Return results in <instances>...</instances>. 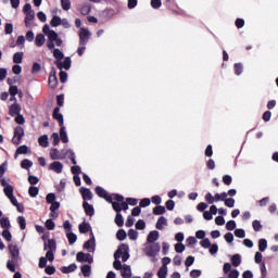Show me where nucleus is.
<instances>
[{
	"label": "nucleus",
	"mask_w": 278,
	"mask_h": 278,
	"mask_svg": "<svg viewBox=\"0 0 278 278\" xmlns=\"http://www.w3.org/2000/svg\"><path fill=\"white\" fill-rule=\"evenodd\" d=\"M121 257H122V262H127V260H129V245L123 243L118 247V249L114 253L115 261L113 263V267L115 268V270H121V268H123V264L121 263Z\"/></svg>",
	"instance_id": "f257e3e1"
},
{
	"label": "nucleus",
	"mask_w": 278,
	"mask_h": 278,
	"mask_svg": "<svg viewBox=\"0 0 278 278\" xmlns=\"http://www.w3.org/2000/svg\"><path fill=\"white\" fill-rule=\"evenodd\" d=\"M43 34L48 37L47 47L48 49H55L56 47H62V39L55 33V30H51L48 24H46L42 28Z\"/></svg>",
	"instance_id": "f03ea898"
},
{
	"label": "nucleus",
	"mask_w": 278,
	"mask_h": 278,
	"mask_svg": "<svg viewBox=\"0 0 278 278\" xmlns=\"http://www.w3.org/2000/svg\"><path fill=\"white\" fill-rule=\"evenodd\" d=\"M96 194L101 199H105L108 203H112V201H125V197L118 193L110 194L105 189H103V187H96Z\"/></svg>",
	"instance_id": "7ed1b4c3"
},
{
	"label": "nucleus",
	"mask_w": 278,
	"mask_h": 278,
	"mask_svg": "<svg viewBox=\"0 0 278 278\" xmlns=\"http://www.w3.org/2000/svg\"><path fill=\"white\" fill-rule=\"evenodd\" d=\"M162 247L160 243H147L144 253L148 257H155L161 251Z\"/></svg>",
	"instance_id": "20e7f679"
},
{
	"label": "nucleus",
	"mask_w": 278,
	"mask_h": 278,
	"mask_svg": "<svg viewBox=\"0 0 278 278\" xmlns=\"http://www.w3.org/2000/svg\"><path fill=\"white\" fill-rule=\"evenodd\" d=\"M23 136H25V129L23 127L17 126L14 129V136L12 138L13 144H21V140L23 139Z\"/></svg>",
	"instance_id": "39448f33"
},
{
	"label": "nucleus",
	"mask_w": 278,
	"mask_h": 278,
	"mask_svg": "<svg viewBox=\"0 0 278 278\" xmlns=\"http://www.w3.org/2000/svg\"><path fill=\"white\" fill-rule=\"evenodd\" d=\"M90 30L88 28H80L79 31V45H88V40H90Z\"/></svg>",
	"instance_id": "423d86ee"
},
{
	"label": "nucleus",
	"mask_w": 278,
	"mask_h": 278,
	"mask_svg": "<svg viewBox=\"0 0 278 278\" xmlns=\"http://www.w3.org/2000/svg\"><path fill=\"white\" fill-rule=\"evenodd\" d=\"M54 64L60 71H62V68H64L65 71H70L72 64L71 56H66L64 61L56 60Z\"/></svg>",
	"instance_id": "0eeeda50"
},
{
	"label": "nucleus",
	"mask_w": 278,
	"mask_h": 278,
	"mask_svg": "<svg viewBox=\"0 0 278 278\" xmlns=\"http://www.w3.org/2000/svg\"><path fill=\"white\" fill-rule=\"evenodd\" d=\"M76 260L77 262H87L88 264H92V262H94L90 253H84V252H78L76 255Z\"/></svg>",
	"instance_id": "6e6552de"
},
{
	"label": "nucleus",
	"mask_w": 278,
	"mask_h": 278,
	"mask_svg": "<svg viewBox=\"0 0 278 278\" xmlns=\"http://www.w3.org/2000/svg\"><path fill=\"white\" fill-rule=\"evenodd\" d=\"M157 240H160V232L157 230L150 231L147 238V243L153 244L157 242Z\"/></svg>",
	"instance_id": "1a4fd4ad"
},
{
	"label": "nucleus",
	"mask_w": 278,
	"mask_h": 278,
	"mask_svg": "<svg viewBox=\"0 0 278 278\" xmlns=\"http://www.w3.org/2000/svg\"><path fill=\"white\" fill-rule=\"evenodd\" d=\"M50 170H53L54 173L59 174L64 170V164H62L60 161H54L50 164Z\"/></svg>",
	"instance_id": "9d476101"
},
{
	"label": "nucleus",
	"mask_w": 278,
	"mask_h": 278,
	"mask_svg": "<svg viewBox=\"0 0 278 278\" xmlns=\"http://www.w3.org/2000/svg\"><path fill=\"white\" fill-rule=\"evenodd\" d=\"M121 275L123 278H131L132 274H131V266L124 264L121 267Z\"/></svg>",
	"instance_id": "9b49d317"
},
{
	"label": "nucleus",
	"mask_w": 278,
	"mask_h": 278,
	"mask_svg": "<svg viewBox=\"0 0 278 278\" xmlns=\"http://www.w3.org/2000/svg\"><path fill=\"white\" fill-rule=\"evenodd\" d=\"M9 250L12 255V260H14V262H18V255H20L18 245L11 243L9 245Z\"/></svg>",
	"instance_id": "f8f14e48"
},
{
	"label": "nucleus",
	"mask_w": 278,
	"mask_h": 278,
	"mask_svg": "<svg viewBox=\"0 0 278 278\" xmlns=\"http://www.w3.org/2000/svg\"><path fill=\"white\" fill-rule=\"evenodd\" d=\"M53 118L58 121L60 127L64 126V115L60 113V108H55L53 112Z\"/></svg>",
	"instance_id": "ddd939ff"
},
{
	"label": "nucleus",
	"mask_w": 278,
	"mask_h": 278,
	"mask_svg": "<svg viewBox=\"0 0 278 278\" xmlns=\"http://www.w3.org/2000/svg\"><path fill=\"white\" fill-rule=\"evenodd\" d=\"M84 249L89 251V253H94V235L91 232V239H89L85 244Z\"/></svg>",
	"instance_id": "4468645a"
},
{
	"label": "nucleus",
	"mask_w": 278,
	"mask_h": 278,
	"mask_svg": "<svg viewBox=\"0 0 278 278\" xmlns=\"http://www.w3.org/2000/svg\"><path fill=\"white\" fill-rule=\"evenodd\" d=\"M9 113L11 116L21 114V105L17 102L13 103L9 109Z\"/></svg>",
	"instance_id": "2eb2a0df"
},
{
	"label": "nucleus",
	"mask_w": 278,
	"mask_h": 278,
	"mask_svg": "<svg viewBox=\"0 0 278 278\" xmlns=\"http://www.w3.org/2000/svg\"><path fill=\"white\" fill-rule=\"evenodd\" d=\"M47 249H49L48 251L55 252V250L58 249V244L55 243L54 239H50L48 240V243H45L43 250L47 251Z\"/></svg>",
	"instance_id": "dca6fc26"
},
{
	"label": "nucleus",
	"mask_w": 278,
	"mask_h": 278,
	"mask_svg": "<svg viewBox=\"0 0 278 278\" xmlns=\"http://www.w3.org/2000/svg\"><path fill=\"white\" fill-rule=\"evenodd\" d=\"M80 192L85 201H92V191L90 189L83 187L80 188Z\"/></svg>",
	"instance_id": "f3484780"
},
{
	"label": "nucleus",
	"mask_w": 278,
	"mask_h": 278,
	"mask_svg": "<svg viewBox=\"0 0 278 278\" xmlns=\"http://www.w3.org/2000/svg\"><path fill=\"white\" fill-rule=\"evenodd\" d=\"M231 265L235 266V268H238L240 264H242V255L240 254H233L230 258Z\"/></svg>",
	"instance_id": "a211bd4d"
},
{
	"label": "nucleus",
	"mask_w": 278,
	"mask_h": 278,
	"mask_svg": "<svg viewBox=\"0 0 278 278\" xmlns=\"http://www.w3.org/2000/svg\"><path fill=\"white\" fill-rule=\"evenodd\" d=\"M58 86V75H55V71H52L49 76V87L56 88Z\"/></svg>",
	"instance_id": "6ab92c4d"
},
{
	"label": "nucleus",
	"mask_w": 278,
	"mask_h": 278,
	"mask_svg": "<svg viewBox=\"0 0 278 278\" xmlns=\"http://www.w3.org/2000/svg\"><path fill=\"white\" fill-rule=\"evenodd\" d=\"M167 225H168V220L166 219V217L162 216L157 219L155 227L156 229L162 231V229H164Z\"/></svg>",
	"instance_id": "aec40b11"
},
{
	"label": "nucleus",
	"mask_w": 278,
	"mask_h": 278,
	"mask_svg": "<svg viewBox=\"0 0 278 278\" xmlns=\"http://www.w3.org/2000/svg\"><path fill=\"white\" fill-rule=\"evenodd\" d=\"M83 207H84V210H85L87 216H94V207H93L90 203H88L87 201H85V202L83 203Z\"/></svg>",
	"instance_id": "412c9836"
},
{
	"label": "nucleus",
	"mask_w": 278,
	"mask_h": 278,
	"mask_svg": "<svg viewBox=\"0 0 278 278\" xmlns=\"http://www.w3.org/2000/svg\"><path fill=\"white\" fill-rule=\"evenodd\" d=\"M77 270V265L75 263L71 264L70 266L61 267V273L64 275H68V273H75Z\"/></svg>",
	"instance_id": "4be33fe9"
},
{
	"label": "nucleus",
	"mask_w": 278,
	"mask_h": 278,
	"mask_svg": "<svg viewBox=\"0 0 278 278\" xmlns=\"http://www.w3.org/2000/svg\"><path fill=\"white\" fill-rule=\"evenodd\" d=\"M0 227L4 230H10V227H12V224H10V218L8 217H1L0 218Z\"/></svg>",
	"instance_id": "5701e85b"
},
{
	"label": "nucleus",
	"mask_w": 278,
	"mask_h": 278,
	"mask_svg": "<svg viewBox=\"0 0 278 278\" xmlns=\"http://www.w3.org/2000/svg\"><path fill=\"white\" fill-rule=\"evenodd\" d=\"M38 142L40 147H43V149H47V147H49V136L43 135L39 137Z\"/></svg>",
	"instance_id": "b1692460"
},
{
	"label": "nucleus",
	"mask_w": 278,
	"mask_h": 278,
	"mask_svg": "<svg viewBox=\"0 0 278 278\" xmlns=\"http://www.w3.org/2000/svg\"><path fill=\"white\" fill-rule=\"evenodd\" d=\"M109 203H112V207L117 214H121V212H123V202H115L114 200H112V202Z\"/></svg>",
	"instance_id": "393cba45"
},
{
	"label": "nucleus",
	"mask_w": 278,
	"mask_h": 278,
	"mask_svg": "<svg viewBox=\"0 0 278 278\" xmlns=\"http://www.w3.org/2000/svg\"><path fill=\"white\" fill-rule=\"evenodd\" d=\"M46 38H45V35L42 34H38L35 38V45L36 47H42V45H45L46 42Z\"/></svg>",
	"instance_id": "a878e982"
},
{
	"label": "nucleus",
	"mask_w": 278,
	"mask_h": 278,
	"mask_svg": "<svg viewBox=\"0 0 278 278\" xmlns=\"http://www.w3.org/2000/svg\"><path fill=\"white\" fill-rule=\"evenodd\" d=\"M60 138L62 140V142L66 143L68 142V135L66 134V127L64 126H60Z\"/></svg>",
	"instance_id": "bb28decb"
},
{
	"label": "nucleus",
	"mask_w": 278,
	"mask_h": 278,
	"mask_svg": "<svg viewBox=\"0 0 278 278\" xmlns=\"http://www.w3.org/2000/svg\"><path fill=\"white\" fill-rule=\"evenodd\" d=\"M79 232L80 233H88V231H91L90 224L88 223H83L78 226Z\"/></svg>",
	"instance_id": "cd10ccee"
},
{
	"label": "nucleus",
	"mask_w": 278,
	"mask_h": 278,
	"mask_svg": "<svg viewBox=\"0 0 278 278\" xmlns=\"http://www.w3.org/2000/svg\"><path fill=\"white\" fill-rule=\"evenodd\" d=\"M81 273L84 277H90V275L92 274V267L90 265H83Z\"/></svg>",
	"instance_id": "c85d7f7f"
},
{
	"label": "nucleus",
	"mask_w": 278,
	"mask_h": 278,
	"mask_svg": "<svg viewBox=\"0 0 278 278\" xmlns=\"http://www.w3.org/2000/svg\"><path fill=\"white\" fill-rule=\"evenodd\" d=\"M50 25L52 27H60V25H62V18L58 15H54L50 22Z\"/></svg>",
	"instance_id": "c756f323"
},
{
	"label": "nucleus",
	"mask_w": 278,
	"mask_h": 278,
	"mask_svg": "<svg viewBox=\"0 0 278 278\" xmlns=\"http://www.w3.org/2000/svg\"><path fill=\"white\" fill-rule=\"evenodd\" d=\"M268 249V241L266 239H260L258 241V251L262 253Z\"/></svg>",
	"instance_id": "7c9ffc66"
},
{
	"label": "nucleus",
	"mask_w": 278,
	"mask_h": 278,
	"mask_svg": "<svg viewBox=\"0 0 278 278\" xmlns=\"http://www.w3.org/2000/svg\"><path fill=\"white\" fill-rule=\"evenodd\" d=\"M50 157L51 160H62V156L60 155V151L55 148L50 150Z\"/></svg>",
	"instance_id": "2f4dec72"
},
{
	"label": "nucleus",
	"mask_w": 278,
	"mask_h": 278,
	"mask_svg": "<svg viewBox=\"0 0 278 278\" xmlns=\"http://www.w3.org/2000/svg\"><path fill=\"white\" fill-rule=\"evenodd\" d=\"M153 214H155V216H162V214H166V207L159 205L153 208Z\"/></svg>",
	"instance_id": "473e14b6"
},
{
	"label": "nucleus",
	"mask_w": 278,
	"mask_h": 278,
	"mask_svg": "<svg viewBox=\"0 0 278 278\" xmlns=\"http://www.w3.org/2000/svg\"><path fill=\"white\" fill-rule=\"evenodd\" d=\"M4 194H5V197H8V199L14 197V187H12V185L7 186L4 188Z\"/></svg>",
	"instance_id": "72a5a7b5"
},
{
	"label": "nucleus",
	"mask_w": 278,
	"mask_h": 278,
	"mask_svg": "<svg viewBox=\"0 0 278 278\" xmlns=\"http://www.w3.org/2000/svg\"><path fill=\"white\" fill-rule=\"evenodd\" d=\"M66 238H67L70 244H75L77 242V235H75L73 231L67 232Z\"/></svg>",
	"instance_id": "f704fd0d"
},
{
	"label": "nucleus",
	"mask_w": 278,
	"mask_h": 278,
	"mask_svg": "<svg viewBox=\"0 0 278 278\" xmlns=\"http://www.w3.org/2000/svg\"><path fill=\"white\" fill-rule=\"evenodd\" d=\"M53 56L55 58V60L62 61V60H64V52L61 51L60 49L55 48L53 50Z\"/></svg>",
	"instance_id": "c9c22d12"
},
{
	"label": "nucleus",
	"mask_w": 278,
	"mask_h": 278,
	"mask_svg": "<svg viewBox=\"0 0 278 278\" xmlns=\"http://www.w3.org/2000/svg\"><path fill=\"white\" fill-rule=\"evenodd\" d=\"M115 224L117 225V227H123V225H125V220L123 219V214L116 213Z\"/></svg>",
	"instance_id": "e433bc0d"
},
{
	"label": "nucleus",
	"mask_w": 278,
	"mask_h": 278,
	"mask_svg": "<svg viewBox=\"0 0 278 278\" xmlns=\"http://www.w3.org/2000/svg\"><path fill=\"white\" fill-rule=\"evenodd\" d=\"M17 223L20 225V229L22 231H24V229H26V227H27V220L23 216H18L17 217Z\"/></svg>",
	"instance_id": "4c0bfd02"
},
{
	"label": "nucleus",
	"mask_w": 278,
	"mask_h": 278,
	"mask_svg": "<svg viewBox=\"0 0 278 278\" xmlns=\"http://www.w3.org/2000/svg\"><path fill=\"white\" fill-rule=\"evenodd\" d=\"M168 275V267H161L157 271L159 278H166Z\"/></svg>",
	"instance_id": "58836bf2"
},
{
	"label": "nucleus",
	"mask_w": 278,
	"mask_h": 278,
	"mask_svg": "<svg viewBox=\"0 0 278 278\" xmlns=\"http://www.w3.org/2000/svg\"><path fill=\"white\" fill-rule=\"evenodd\" d=\"M13 62L14 64H21L23 62V52H16L13 55Z\"/></svg>",
	"instance_id": "ea45409f"
},
{
	"label": "nucleus",
	"mask_w": 278,
	"mask_h": 278,
	"mask_svg": "<svg viewBox=\"0 0 278 278\" xmlns=\"http://www.w3.org/2000/svg\"><path fill=\"white\" fill-rule=\"evenodd\" d=\"M18 261H14V258H12L11 261H9L7 263V268H9V270H11V273H16V267L14 266V264H16Z\"/></svg>",
	"instance_id": "a19ab883"
},
{
	"label": "nucleus",
	"mask_w": 278,
	"mask_h": 278,
	"mask_svg": "<svg viewBox=\"0 0 278 278\" xmlns=\"http://www.w3.org/2000/svg\"><path fill=\"white\" fill-rule=\"evenodd\" d=\"M116 238H117V240L123 241L127 238V232L124 229H119L116 232Z\"/></svg>",
	"instance_id": "79ce46f5"
},
{
	"label": "nucleus",
	"mask_w": 278,
	"mask_h": 278,
	"mask_svg": "<svg viewBox=\"0 0 278 278\" xmlns=\"http://www.w3.org/2000/svg\"><path fill=\"white\" fill-rule=\"evenodd\" d=\"M21 166H22V168L29 170V168H31V166H34V163L26 159V160L22 161Z\"/></svg>",
	"instance_id": "37998d69"
},
{
	"label": "nucleus",
	"mask_w": 278,
	"mask_h": 278,
	"mask_svg": "<svg viewBox=\"0 0 278 278\" xmlns=\"http://www.w3.org/2000/svg\"><path fill=\"white\" fill-rule=\"evenodd\" d=\"M35 16H36V13H34V11H29L28 13H26V18H25L26 25H29V23L34 21Z\"/></svg>",
	"instance_id": "c03bdc74"
},
{
	"label": "nucleus",
	"mask_w": 278,
	"mask_h": 278,
	"mask_svg": "<svg viewBox=\"0 0 278 278\" xmlns=\"http://www.w3.org/2000/svg\"><path fill=\"white\" fill-rule=\"evenodd\" d=\"M38 192H40V190L38 189V187H29L28 189V194L29 197L36 198V195L38 194Z\"/></svg>",
	"instance_id": "a18cd8bd"
},
{
	"label": "nucleus",
	"mask_w": 278,
	"mask_h": 278,
	"mask_svg": "<svg viewBox=\"0 0 278 278\" xmlns=\"http://www.w3.org/2000/svg\"><path fill=\"white\" fill-rule=\"evenodd\" d=\"M51 139L53 147H58V144H60V135L58 132H53Z\"/></svg>",
	"instance_id": "49530a36"
},
{
	"label": "nucleus",
	"mask_w": 278,
	"mask_h": 278,
	"mask_svg": "<svg viewBox=\"0 0 278 278\" xmlns=\"http://www.w3.org/2000/svg\"><path fill=\"white\" fill-rule=\"evenodd\" d=\"M80 13L84 16H87V14H90V4L86 3L80 8Z\"/></svg>",
	"instance_id": "de8ad7c7"
},
{
	"label": "nucleus",
	"mask_w": 278,
	"mask_h": 278,
	"mask_svg": "<svg viewBox=\"0 0 278 278\" xmlns=\"http://www.w3.org/2000/svg\"><path fill=\"white\" fill-rule=\"evenodd\" d=\"M2 238H4L7 242H12V232H10V230H3Z\"/></svg>",
	"instance_id": "09e8293b"
},
{
	"label": "nucleus",
	"mask_w": 278,
	"mask_h": 278,
	"mask_svg": "<svg viewBox=\"0 0 278 278\" xmlns=\"http://www.w3.org/2000/svg\"><path fill=\"white\" fill-rule=\"evenodd\" d=\"M228 194L227 192L216 193L215 194V201H225L227 199Z\"/></svg>",
	"instance_id": "8fccbe9b"
},
{
	"label": "nucleus",
	"mask_w": 278,
	"mask_h": 278,
	"mask_svg": "<svg viewBox=\"0 0 278 278\" xmlns=\"http://www.w3.org/2000/svg\"><path fill=\"white\" fill-rule=\"evenodd\" d=\"M242 71H244V67L242 66V63H236L235 64L236 75H242Z\"/></svg>",
	"instance_id": "3c124183"
},
{
	"label": "nucleus",
	"mask_w": 278,
	"mask_h": 278,
	"mask_svg": "<svg viewBox=\"0 0 278 278\" xmlns=\"http://www.w3.org/2000/svg\"><path fill=\"white\" fill-rule=\"evenodd\" d=\"M136 229L142 230L147 228V223H144L143 219H139L136 225H135Z\"/></svg>",
	"instance_id": "603ef678"
},
{
	"label": "nucleus",
	"mask_w": 278,
	"mask_h": 278,
	"mask_svg": "<svg viewBox=\"0 0 278 278\" xmlns=\"http://www.w3.org/2000/svg\"><path fill=\"white\" fill-rule=\"evenodd\" d=\"M46 228H47L49 231H53V229H55V223L52 222V219H47V220H46Z\"/></svg>",
	"instance_id": "864d4df0"
},
{
	"label": "nucleus",
	"mask_w": 278,
	"mask_h": 278,
	"mask_svg": "<svg viewBox=\"0 0 278 278\" xmlns=\"http://www.w3.org/2000/svg\"><path fill=\"white\" fill-rule=\"evenodd\" d=\"M202 249H210L212 247V242L205 238L200 242Z\"/></svg>",
	"instance_id": "5fc2aeb1"
},
{
	"label": "nucleus",
	"mask_w": 278,
	"mask_h": 278,
	"mask_svg": "<svg viewBox=\"0 0 278 278\" xmlns=\"http://www.w3.org/2000/svg\"><path fill=\"white\" fill-rule=\"evenodd\" d=\"M4 31L7 35H10L14 31V25L12 23H7L4 26Z\"/></svg>",
	"instance_id": "6e6d98bb"
},
{
	"label": "nucleus",
	"mask_w": 278,
	"mask_h": 278,
	"mask_svg": "<svg viewBox=\"0 0 278 278\" xmlns=\"http://www.w3.org/2000/svg\"><path fill=\"white\" fill-rule=\"evenodd\" d=\"M224 202L226 207H233L236 205V200L233 198H227Z\"/></svg>",
	"instance_id": "4d7b16f0"
},
{
	"label": "nucleus",
	"mask_w": 278,
	"mask_h": 278,
	"mask_svg": "<svg viewBox=\"0 0 278 278\" xmlns=\"http://www.w3.org/2000/svg\"><path fill=\"white\" fill-rule=\"evenodd\" d=\"M61 5L67 12V10H71V0H61Z\"/></svg>",
	"instance_id": "13d9d810"
},
{
	"label": "nucleus",
	"mask_w": 278,
	"mask_h": 278,
	"mask_svg": "<svg viewBox=\"0 0 278 278\" xmlns=\"http://www.w3.org/2000/svg\"><path fill=\"white\" fill-rule=\"evenodd\" d=\"M175 251L176 253H184V251H186V245H184V243H176Z\"/></svg>",
	"instance_id": "bf43d9fd"
},
{
	"label": "nucleus",
	"mask_w": 278,
	"mask_h": 278,
	"mask_svg": "<svg viewBox=\"0 0 278 278\" xmlns=\"http://www.w3.org/2000/svg\"><path fill=\"white\" fill-rule=\"evenodd\" d=\"M128 238L130 240H138V232L134 229L128 230Z\"/></svg>",
	"instance_id": "052dcab7"
},
{
	"label": "nucleus",
	"mask_w": 278,
	"mask_h": 278,
	"mask_svg": "<svg viewBox=\"0 0 278 278\" xmlns=\"http://www.w3.org/2000/svg\"><path fill=\"white\" fill-rule=\"evenodd\" d=\"M226 229L228 231H233V229H236V220H229L226 224Z\"/></svg>",
	"instance_id": "680f3d73"
},
{
	"label": "nucleus",
	"mask_w": 278,
	"mask_h": 278,
	"mask_svg": "<svg viewBox=\"0 0 278 278\" xmlns=\"http://www.w3.org/2000/svg\"><path fill=\"white\" fill-rule=\"evenodd\" d=\"M228 278H238L240 277V271L238 269H232L230 273L227 274Z\"/></svg>",
	"instance_id": "e2e57ef3"
},
{
	"label": "nucleus",
	"mask_w": 278,
	"mask_h": 278,
	"mask_svg": "<svg viewBox=\"0 0 278 278\" xmlns=\"http://www.w3.org/2000/svg\"><path fill=\"white\" fill-rule=\"evenodd\" d=\"M236 238H244L247 236V232H244V229H236L235 230Z\"/></svg>",
	"instance_id": "0e129e2a"
},
{
	"label": "nucleus",
	"mask_w": 278,
	"mask_h": 278,
	"mask_svg": "<svg viewBox=\"0 0 278 278\" xmlns=\"http://www.w3.org/2000/svg\"><path fill=\"white\" fill-rule=\"evenodd\" d=\"M233 269H231V263H225L223 266V271L224 275H227L228 273L232 271Z\"/></svg>",
	"instance_id": "69168bd1"
},
{
	"label": "nucleus",
	"mask_w": 278,
	"mask_h": 278,
	"mask_svg": "<svg viewBox=\"0 0 278 278\" xmlns=\"http://www.w3.org/2000/svg\"><path fill=\"white\" fill-rule=\"evenodd\" d=\"M252 227H253L254 231H260L262 229V223H260V220L255 219L252 223Z\"/></svg>",
	"instance_id": "338daca9"
},
{
	"label": "nucleus",
	"mask_w": 278,
	"mask_h": 278,
	"mask_svg": "<svg viewBox=\"0 0 278 278\" xmlns=\"http://www.w3.org/2000/svg\"><path fill=\"white\" fill-rule=\"evenodd\" d=\"M201 276V269H193L190 271L191 278H199Z\"/></svg>",
	"instance_id": "774afa93"
}]
</instances>
